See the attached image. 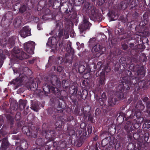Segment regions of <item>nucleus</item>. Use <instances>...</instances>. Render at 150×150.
Listing matches in <instances>:
<instances>
[{"mask_svg":"<svg viewBox=\"0 0 150 150\" xmlns=\"http://www.w3.org/2000/svg\"><path fill=\"white\" fill-rule=\"evenodd\" d=\"M15 117L16 120L17 121L20 120L21 118L20 113L17 112L16 114Z\"/></svg>","mask_w":150,"mask_h":150,"instance_id":"e2e57ef3","label":"nucleus"},{"mask_svg":"<svg viewBox=\"0 0 150 150\" xmlns=\"http://www.w3.org/2000/svg\"><path fill=\"white\" fill-rule=\"evenodd\" d=\"M135 51L134 50H130V49H129L128 51V52L127 53L129 55H134V54H135V53H132L133 52Z\"/></svg>","mask_w":150,"mask_h":150,"instance_id":"774afa93","label":"nucleus"},{"mask_svg":"<svg viewBox=\"0 0 150 150\" xmlns=\"http://www.w3.org/2000/svg\"><path fill=\"white\" fill-rule=\"evenodd\" d=\"M27 101L26 100L20 99L19 101V107L21 110H23L26 106Z\"/></svg>","mask_w":150,"mask_h":150,"instance_id":"e433bc0d","label":"nucleus"},{"mask_svg":"<svg viewBox=\"0 0 150 150\" xmlns=\"http://www.w3.org/2000/svg\"><path fill=\"white\" fill-rule=\"evenodd\" d=\"M48 129V127L47 124L43 123L42 126V131L41 134L42 135H45V137L46 139H48L50 142L54 140L55 138L56 137L55 135H52L47 133V130Z\"/></svg>","mask_w":150,"mask_h":150,"instance_id":"f3484780","label":"nucleus"},{"mask_svg":"<svg viewBox=\"0 0 150 150\" xmlns=\"http://www.w3.org/2000/svg\"><path fill=\"white\" fill-rule=\"evenodd\" d=\"M121 132H123L122 130L120 132V133L119 134V136L120 137L119 139L117 140L120 142V144L122 146L124 145L125 142V136L126 135L125 133H121Z\"/></svg>","mask_w":150,"mask_h":150,"instance_id":"473e14b6","label":"nucleus"},{"mask_svg":"<svg viewBox=\"0 0 150 150\" xmlns=\"http://www.w3.org/2000/svg\"><path fill=\"white\" fill-rule=\"evenodd\" d=\"M69 92L71 94L70 98L74 104L77 106L79 104L76 98L77 96L81 95V91H78L77 86L72 85L69 88Z\"/></svg>","mask_w":150,"mask_h":150,"instance_id":"9d476101","label":"nucleus"},{"mask_svg":"<svg viewBox=\"0 0 150 150\" xmlns=\"http://www.w3.org/2000/svg\"><path fill=\"white\" fill-rule=\"evenodd\" d=\"M44 80L47 83H44L42 86L43 90L44 92L45 95L47 96L48 94L51 92L53 93L55 96L59 97V95H61L60 94V90L57 87L50 86L47 83H50L47 82L44 79ZM51 84L52 83H51Z\"/></svg>","mask_w":150,"mask_h":150,"instance_id":"9b49d317","label":"nucleus"},{"mask_svg":"<svg viewBox=\"0 0 150 150\" xmlns=\"http://www.w3.org/2000/svg\"><path fill=\"white\" fill-rule=\"evenodd\" d=\"M59 97H58L57 96H55L57 98H52L50 99V101L53 104L55 105L56 104L57 105V108H58L63 109L65 107V103L64 101V98L66 96L64 95H63L60 92Z\"/></svg>","mask_w":150,"mask_h":150,"instance_id":"4468645a","label":"nucleus"},{"mask_svg":"<svg viewBox=\"0 0 150 150\" xmlns=\"http://www.w3.org/2000/svg\"><path fill=\"white\" fill-rule=\"evenodd\" d=\"M105 51V48L99 44H96L94 46L92 49V52H96V57H98L100 55L104 54V52Z\"/></svg>","mask_w":150,"mask_h":150,"instance_id":"412c9836","label":"nucleus"},{"mask_svg":"<svg viewBox=\"0 0 150 150\" xmlns=\"http://www.w3.org/2000/svg\"><path fill=\"white\" fill-rule=\"evenodd\" d=\"M67 133L68 135H69L70 137H71L74 134L75 131L72 127L68 126L67 127Z\"/></svg>","mask_w":150,"mask_h":150,"instance_id":"79ce46f5","label":"nucleus"},{"mask_svg":"<svg viewBox=\"0 0 150 150\" xmlns=\"http://www.w3.org/2000/svg\"><path fill=\"white\" fill-rule=\"evenodd\" d=\"M5 55L2 53L0 54V68L2 66L4 62V60L5 59Z\"/></svg>","mask_w":150,"mask_h":150,"instance_id":"3c124183","label":"nucleus"},{"mask_svg":"<svg viewBox=\"0 0 150 150\" xmlns=\"http://www.w3.org/2000/svg\"><path fill=\"white\" fill-rule=\"evenodd\" d=\"M127 7V4L126 1H123L117 5L116 7L120 12L121 10H125Z\"/></svg>","mask_w":150,"mask_h":150,"instance_id":"c756f323","label":"nucleus"},{"mask_svg":"<svg viewBox=\"0 0 150 150\" xmlns=\"http://www.w3.org/2000/svg\"><path fill=\"white\" fill-rule=\"evenodd\" d=\"M44 79L46 81L51 83L53 85L57 87V88H60L62 86L64 89L61 90V91L60 90V91L62 94L63 92H64V95L66 96V91L69 89V84L67 82L66 80H63L61 83L57 76L54 75H51V76H46L45 77Z\"/></svg>","mask_w":150,"mask_h":150,"instance_id":"20e7f679","label":"nucleus"},{"mask_svg":"<svg viewBox=\"0 0 150 150\" xmlns=\"http://www.w3.org/2000/svg\"><path fill=\"white\" fill-rule=\"evenodd\" d=\"M6 134V132L2 128L0 130V136H4Z\"/></svg>","mask_w":150,"mask_h":150,"instance_id":"69168bd1","label":"nucleus"},{"mask_svg":"<svg viewBox=\"0 0 150 150\" xmlns=\"http://www.w3.org/2000/svg\"><path fill=\"white\" fill-rule=\"evenodd\" d=\"M119 62L121 65L123 66H125V64H127V62L126 60V58H121L119 60Z\"/></svg>","mask_w":150,"mask_h":150,"instance_id":"5fc2aeb1","label":"nucleus"},{"mask_svg":"<svg viewBox=\"0 0 150 150\" xmlns=\"http://www.w3.org/2000/svg\"><path fill=\"white\" fill-rule=\"evenodd\" d=\"M16 39L15 37L12 36L9 38L7 42H6V45L9 48H11L13 47L15 44Z\"/></svg>","mask_w":150,"mask_h":150,"instance_id":"c85d7f7f","label":"nucleus"},{"mask_svg":"<svg viewBox=\"0 0 150 150\" xmlns=\"http://www.w3.org/2000/svg\"><path fill=\"white\" fill-rule=\"evenodd\" d=\"M142 116V114L140 112H132V114L130 115L128 117H129V118L132 119L135 118V117L136 118L139 119L141 118Z\"/></svg>","mask_w":150,"mask_h":150,"instance_id":"2f4dec72","label":"nucleus"},{"mask_svg":"<svg viewBox=\"0 0 150 150\" xmlns=\"http://www.w3.org/2000/svg\"><path fill=\"white\" fill-rule=\"evenodd\" d=\"M120 12L115 7H113L109 11L108 13L109 17L111 21L116 20L119 16Z\"/></svg>","mask_w":150,"mask_h":150,"instance_id":"6ab92c4d","label":"nucleus"},{"mask_svg":"<svg viewBox=\"0 0 150 150\" xmlns=\"http://www.w3.org/2000/svg\"><path fill=\"white\" fill-rule=\"evenodd\" d=\"M19 33L21 37L24 38L31 35L30 29L29 26H25L20 31Z\"/></svg>","mask_w":150,"mask_h":150,"instance_id":"393cba45","label":"nucleus"},{"mask_svg":"<svg viewBox=\"0 0 150 150\" xmlns=\"http://www.w3.org/2000/svg\"><path fill=\"white\" fill-rule=\"evenodd\" d=\"M21 16H18L15 18L13 24L15 28H17L20 26L21 23Z\"/></svg>","mask_w":150,"mask_h":150,"instance_id":"7c9ffc66","label":"nucleus"},{"mask_svg":"<svg viewBox=\"0 0 150 150\" xmlns=\"http://www.w3.org/2000/svg\"><path fill=\"white\" fill-rule=\"evenodd\" d=\"M124 73L125 74V76L122 77V79L126 80L125 82L120 84L118 87L121 88V91L125 89L129 90L132 87H134V89L137 83L136 76H132V72L129 70H126Z\"/></svg>","mask_w":150,"mask_h":150,"instance_id":"f03ea898","label":"nucleus"},{"mask_svg":"<svg viewBox=\"0 0 150 150\" xmlns=\"http://www.w3.org/2000/svg\"><path fill=\"white\" fill-rule=\"evenodd\" d=\"M88 20V17L85 16H83L82 23L80 24L79 26L81 33H83L86 30L90 29L92 24L89 22Z\"/></svg>","mask_w":150,"mask_h":150,"instance_id":"2eb2a0df","label":"nucleus"},{"mask_svg":"<svg viewBox=\"0 0 150 150\" xmlns=\"http://www.w3.org/2000/svg\"><path fill=\"white\" fill-rule=\"evenodd\" d=\"M38 87V84L34 82L32 83L30 86V89L32 91H34L37 90Z\"/></svg>","mask_w":150,"mask_h":150,"instance_id":"49530a36","label":"nucleus"},{"mask_svg":"<svg viewBox=\"0 0 150 150\" xmlns=\"http://www.w3.org/2000/svg\"><path fill=\"white\" fill-rule=\"evenodd\" d=\"M2 4H5L8 7L11 6V3L9 2V0H2Z\"/></svg>","mask_w":150,"mask_h":150,"instance_id":"864d4df0","label":"nucleus"},{"mask_svg":"<svg viewBox=\"0 0 150 150\" xmlns=\"http://www.w3.org/2000/svg\"><path fill=\"white\" fill-rule=\"evenodd\" d=\"M45 150H66L67 142L65 140L56 141L53 142V146L48 145H45Z\"/></svg>","mask_w":150,"mask_h":150,"instance_id":"1a4fd4ad","label":"nucleus"},{"mask_svg":"<svg viewBox=\"0 0 150 150\" xmlns=\"http://www.w3.org/2000/svg\"><path fill=\"white\" fill-rule=\"evenodd\" d=\"M143 17L144 19V21H142L140 22L139 25L142 26H144L147 24V23L149 21V16L147 14L144 13L143 15Z\"/></svg>","mask_w":150,"mask_h":150,"instance_id":"72a5a7b5","label":"nucleus"},{"mask_svg":"<svg viewBox=\"0 0 150 150\" xmlns=\"http://www.w3.org/2000/svg\"><path fill=\"white\" fill-rule=\"evenodd\" d=\"M144 108V105L141 100H139L135 106V108L139 111L143 110Z\"/></svg>","mask_w":150,"mask_h":150,"instance_id":"f704fd0d","label":"nucleus"},{"mask_svg":"<svg viewBox=\"0 0 150 150\" xmlns=\"http://www.w3.org/2000/svg\"><path fill=\"white\" fill-rule=\"evenodd\" d=\"M115 32L116 35H118L119 36L118 37L120 38L121 40L130 37V35L127 33L126 32L124 31L123 28H118L115 29Z\"/></svg>","mask_w":150,"mask_h":150,"instance_id":"4be33fe9","label":"nucleus"},{"mask_svg":"<svg viewBox=\"0 0 150 150\" xmlns=\"http://www.w3.org/2000/svg\"><path fill=\"white\" fill-rule=\"evenodd\" d=\"M88 120L91 123H93L95 122V121L93 116L91 114H89L88 116Z\"/></svg>","mask_w":150,"mask_h":150,"instance_id":"13d9d810","label":"nucleus"},{"mask_svg":"<svg viewBox=\"0 0 150 150\" xmlns=\"http://www.w3.org/2000/svg\"><path fill=\"white\" fill-rule=\"evenodd\" d=\"M143 142H141L140 141H137L134 144L132 143H129L127 146L128 150H134L135 149L138 150L143 149V148L145 146V144Z\"/></svg>","mask_w":150,"mask_h":150,"instance_id":"a211bd4d","label":"nucleus"},{"mask_svg":"<svg viewBox=\"0 0 150 150\" xmlns=\"http://www.w3.org/2000/svg\"><path fill=\"white\" fill-rule=\"evenodd\" d=\"M12 69L14 74H19V76L16 79L10 82L9 83L11 84H13L16 88L21 86L22 82L27 78V71H30L31 72V71L27 67H21L20 68L14 67Z\"/></svg>","mask_w":150,"mask_h":150,"instance_id":"7ed1b4c3","label":"nucleus"},{"mask_svg":"<svg viewBox=\"0 0 150 150\" xmlns=\"http://www.w3.org/2000/svg\"><path fill=\"white\" fill-rule=\"evenodd\" d=\"M56 112L55 115L52 116V117L53 119H55L56 118V117L58 115V113H62L63 112V110L62 109L57 110L56 109Z\"/></svg>","mask_w":150,"mask_h":150,"instance_id":"6e6d98bb","label":"nucleus"},{"mask_svg":"<svg viewBox=\"0 0 150 150\" xmlns=\"http://www.w3.org/2000/svg\"><path fill=\"white\" fill-rule=\"evenodd\" d=\"M102 63L101 62H98L96 65V68L97 69H98L99 70H100L102 68Z\"/></svg>","mask_w":150,"mask_h":150,"instance_id":"0e129e2a","label":"nucleus"},{"mask_svg":"<svg viewBox=\"0 0 150 150\" xmlns=\"http://www.w3.org/2000/svg\"><path fill=\"white\" fill-rule=\"evenodd\" d=\"M13 52L14 53L15 57L10 59L11 63H18L19 60H22L26 59L29 57V55L23 51L21 52L18 47H15L13 49Z\"/></svg>","mask_w":150,"mask_h":150,"instance_id":"0eeeda50","label":"nucleus"},{"mask_svg":"<svg viewBox=\"0 0 150 150\" xmlns=\"http://www.w3.org/2000/svg\"><path fill=\"white\" fill-rule=\"evenodd\" d=\"M13 16L11 12H8L4 15L2 18L1 25L4 28H7L11 23Z\"/></svg>","mask_w":150,"mask_h":150,"instance_id":"ddd939ff","label":"nucleus"},{"mask_svg":"<svg viewBox=\"0 0 150 150\" xmlns=\"http://www.w3.org/2000/svg\"><path fill=\"white\" fill-rule=\"evenodd\" d=\"M61 1V0H48V5L54 9H57L60 5Z\"/></svg>","mask_w":150,"mask_h":150,"instance_id":"a878e982","label":"nucleus"},{"mask_svg":"<svg viewBox=\"0 0 150 150\" xmlns=\"http://www.w3.org/2000/svg\"><path fill=\"white\" fill-rule=\"evenodd\" d=\"M137 73L138 76L136 77L137 83L136 87L134 88L135 91H137L142 88L144 90L146 89L148 87V82L143 79L145 76L146 70L144 69V67L142 66L137 70Z\"/></svg>","mask_w":150,"mask_h":150,"instance_id":"39448f33","label":"nucleus"},{"mask_svg":"<svg viewBox=\"0 0 150 150\" xmlns=\"http://www.w3.org/2000/svg\"><path fill=\"white\" fill-rule=\"evenodd\" d=\"M149 138V133H145L143 136V139L145 142H144L143 141H142V142L140 141L141 142H143L144 144L145 143L146 144H145V146L143 149H145L146 146V145L147 144L146 142L148 141Z\"/></svg>","mask_w":150,"mask_h":150,"instance_id":"09e8293b","label":"nucleus"},{"mask_svg":"<svg viewBox=\"0 0 150 150\" xmlns=\"http://www.w3.org/2000/svg\"><path fill=\"white\" fill-rule=\"evenodd\" d=\"M56 108L53 107L49 108L47 109V113L49 115H51L54 112H56Z\"/></svg>","mask_w":150,"mask_h":150,"instance_id":"8fccbe9b","label":"nucleus"},{"mask_svg":"<svg viewBox=\"0 0 150 150\" xmlns=\"http://www.w3.org/2000/svg\"><path fill=\"white\" fill-rule=\"evenodd\" d=\"M35 144L39 146H43L47 144V142H45V139L44 138H38L35 142Z\"/></svg>","mask_w":150,"mask_h":150,"instance_id":"c9c22d12","label":"nucleus"},{"mask_svg":"<svg viewBox=\"0 0 150 150\" xmlns=\"http://www.w3.org/2000/svg\"><path fill=\"white\" fill-rule=\"evenodd\" d=\"M59 31L58 37L59 38H61L64 35L63 33V29L61 30H58Z\"/></svg>","mask_w":150,"mask_h":150,"instance_id":"052dcab7","label":"nucleus"},{"mask_svg":"<svg viewBox=\"0 0 150 150\" xmlns=\"http://www.w3.org/2000/svg\"><path fill=\"white\" fill-rule=\"evenodd\" d=\"M80 113V110L78 108H75L74 111V114L76 116L79 115Z\"/></svg>","mask_w":150,"mask_h":150,"instance_id":"680f3d73","label":"nucleus"},{"mask_svg":"<svg viewBox=\"0 0 150 150\" xmlns=\"http://www.w3.org/2000/svg\"><path fill=\"white\" fill-rule=\"evenodd\" d=\"M87 130L88 132L87 134V132L86 130V129H83V131H82V130H79L78 132V133L79 135H81L82 134L81 137H88L91 133L92 131V126L91 125H88L87 128Z\"/></svg>","mask_w":150,"mask_h":150,"instance_id":"b1692460","label":"nucleus"},{"mask_svg":"<svg viewBox=\"0 0 150 150\" xmlns=\"http://www.w3.org/2000/svg\"><path fill=\"white\" fill-rule=\"evenodd\" d=\"M28 144L27 141L25 140H23L21 141L20 146L23 150L26 149H28Z\"/></svg>","mask_w":150,"mask_h":150,"instance_id":"58836bf2","label":"nucleus"},{"mask_svg":"<svg viewBox=\"0 0 150 150\" xmlns=\"http://www.w3.org/2000/svg\"><path fill=\"white\" fill-rule=\"evenodd\" d=\"M8 105L7 102L4 103L3 104V107L4 109L6 110L7 114L5 115V116L8 120V122L10 123L11 125L13 123L14 118L13 115L15 114V112L18 108V104L17 103L12 105V104H10V108L8 109L6 108L7 107Z\"/></svg>","mask_w":150,"mask_h":150,"instance_id":"423d86ee","label":"nucleus"},{"mask_svg":"<svg viewBox=\"0 0 150 150\" xmlns=\"http://www.w3.org/2000/svg\"><path fill=\"white\" fill-rule=\"evenodd\" d=\"M28 126H23L22 129L23 134H26L29 138H35L37 136L38 130L33 124L29 123Z\"/></svg>","mask_w":150,"mask_h":150,"instance_id":"6e6552de","label":"nucleus"},{"mask_svg":"<svg viewBox=\"0 0 150 150\" xmlns=\"http://www.w3.org/2000/svg\"><path fill=\"white\" fill-rule=\"evenodd\" d=\"M35 43L34 42L30 41L25 43L24 44V50L28 53L33 54L34 53Z\"/></svg>","mask_w":150,"mask_h":150,"instance_id":"aec40b11","label":"nucleus"},{"mask_svg":"<svg viewBox=\"0 0 150 150\" xmlns=\"http://www.w3.org/2000/svg\"><path fill=\"white\" fill-rule=\"evenodd\" d=\"M79 71L80 74H83L86 69V67L84 65L79 64L78 67Z\"/></svg>","mask_w":150,"mask_h":150,"instance_id":"de8ad7c7","label":"nucleus"},{"mask_svg":"<svg viewBox=\"0 0 150 150\" xmlns=\"http://www.w3.org/2000/svg\"><path fill=\"white\" fill-rule=\"evenodd\" d=\"M150 127V124L148 122H146L143 125V128L149 129Z\"/></svg>","mask_w":150,"mask_h":150,"instance_id":"bf43d9fd","label":"nucleus"},{"mask_svg":"<svg viewBox=\"0 0 150 150\" xmlns=\"http://www.w3.org/2000/svg\"><path fill=\"white\" fill-rule=\"evenodd\" d=\"M27 9V7L25 5L21 6L19 9V12L21 13L25 12Z\"/></svg>","mask_w":150,"mask_h":150,"instance_id":"603ef678","label":"nucleus"},{"mask_svg":"<svg viewBox=\"0 0 150 150\" xmlns=\"http://www.w3.org/2000/svg\"><path fill=\"white\" fill-rule=\"evenodd\" d=\"M67 52L73 55L74 53V49L71 47V43H68L67 45L66 48Z\"/></svg>","mask_w":150,"mask_h":150,"instance_id":"4c0bfd02","label":"nucleus"},{"mask_svg":"<svg viewBox=\"0 0 150 150\" xmlns=\"http://www.w3.org/2000/svg\"><path fill=\"white\" fill-rule=\"evenodd\" d=\"M96 103H99L100 106H103L105 105V102L106 100H104L101 98H96Z\"/></svg>","mask_w":150,"mask_h":150,"instance_id":"c03bdc74","label":"nucleus"},{"mask_svg":"<svg viewBox=\"0 0 150 150\" xmlns=\"http://www.w3.org/2000/svg\"><path fill=\"white\" fill-rule=\"evenodd\" d=\"M118 88L120 91L117 92L116 93V97H110L108 100V105L110 106L113 107L115 105L119 100L122 99L124 97V94L123 92L125 90L123 89L122 91H121V88Z\"/></svg>","mask_w":150,"mask_h":150,"instance_id":"f8f14e48","label":"nucleus"},{"mask_svg":"<svg viewBox=\"0 0 150 150\" xmlns=\"http://www.w3.org/2000/svg\"><path fill=\"white\" fill-rule=\"evenodd\" d=\"M69 1L71 4L76 6H80L84 3L82 7L83 13L88 14L90 18L94 21H100L102 20V15L93 4L89 2H85V0H69Z\"/></svg>","mask_w":150,"mask_h":150,"instance_id":"f257e3e1","label":"nucleus"},{"mask_svg":"<svg viewBox=\"0 0 150 150\" xmlns=\"http://www.w3.org/2000/svg\"><path fill=\"white\" fill-rule=\"evenodd\" d=\"M70 31L69 27L65 28L64 31V34L65 38H67L69 37V34Z\"/></svg>","mask_w":150,"mask_h":150,"instance_id":"a18cd8bd","label":"nucleus"},{"mask_svg":"<svg viewBox=\"0 0 150 150\" xmlns=\"http://www.w3.org/2000/svg\"><path fill=\"white\" fill-rule=\"evenodd\" d=\"M142 100L144 103H146V108L150 109V100L147 97H145L142 98Z\"/></svg>","mask_w":150,"mask_h":150,"instance_id":"37998d69","label":"nucleus"},{"mask_svg":"<svg viewBox=\"0 0 150 150\" xmlns=\"http://www.w3.org/2000/svg\"><path fill=\"white\" fill-rule=\"evenodd\" d=\"M121 146L120 142L119 141H117L115 145V149L116 150L117 149Z\"/></svg>","mask_w":150,"mask_h":150,"instance_id":"338daca9","label":"nucleus"},{"mask_svg":"<svg viewBox=\"0 0 150 150\" xmlns=\"http://www.w3.org/2000/svg\"><path fill=\"white\" fill-rule=\"evenodd\" d=\"M125 121L127 122L123 126V129L126 132V135L130 133L134 130V126L133 125V123L132 120L129 118V117H125ZM124 133L123 132V133ZM125 133V132H124Z\"/></svg>","mask_w":150,"mask_h":150,"instance_id":"dca6fc26","label":"nucleus"},{"mask_svg":"<svg viewBox=\"0 0 150 150\" xmlns=\"http://www.w3.org/2000/svg\"><path fill=\"white\" fill-rule=\"evenodd\" d=\"M63 23L61 21H56L55 29L59 30L62 29L63 28Z\"/></svg>","mask_w":150,"mask_h":150,"instance_id":"ea45409f","label":"nucleus"},{"mask_svg":"<svg viewBox=\"0 0 150 150\" xmlns=\"http://www.w3.org/2000/svg\"><path fill=\"white\" fill-rule=\"evenodd\" d=\"M2 142L0 148V150H7L8 147L9 146L8 138L5 137L2 139Z\"/></svg>","mask_w":150,"mask_h":150,"instance_id":"cd10ccee","label":"nucleus"},{"mask_svg":"<svg viewBox=\"0 0 150 150\" xmlns=\"http://www.w3.org/2000/svg\"><path fill=\"white\" fill-rule=\"evenodd\" d=\"M58 116H59V120L57 121L55 124L56 126V130L59 131H61L62 130V124L64 123V121L61 120H63V118L62 116H61L60 115L59 116V114H58Z\"/></svg>","mask_w":150,"mask_h":150,"instance_id":"bb28decb","label":"nucleus"},{"mask_svg":"<svg viewBox=\"0 0 150 150\" xmlns=\"http://www.w3.org/2000/svg\"><path fill=\"white\" fill-rule=\"evenodd\" d=\"M64 60L62 57H59L57 58L56 60V63L59 64H61L63 62Z\"/></svg>","mask_w":150,"mask_h":150,"instance_id":"4d7b16f0","label":"nucleus"},{"mask_svg":"<svg viewBox=\"0 0 150 150\" xmlns=\"http://www.w3.org/2000/svg\"><path fill=\"white\" fill-rule=\"evenodd\" d=\"M106 78L105 73L102 72L100 75L97 79L96 83L97 86L101 88L105 83Z\"/></svg>","mask_w":150,"mask_h":150,"instance_id":"5701e85b","label":"nucleus"},{"mask_svg":"<svg viewBox=\"0 0 150 150\" xmlns=\"http://www.w3.org/2000/svg\"><path fill=\"white\" fill-rule=\"evenodd\" d=\"M88 92L86 90H83L82 91V92H81V95L77 96V98H81L83 99H85L88 95Z\"/></svg>","mask_w":150,"mask_h":150,"instance_id":"a19ab883","label":"nucleus"}]
</instances>
